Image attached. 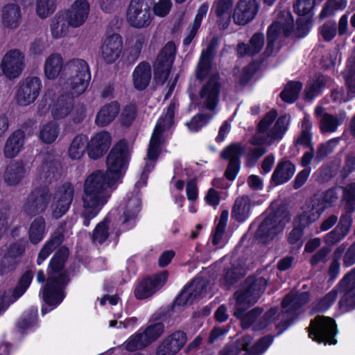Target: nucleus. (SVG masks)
<instances>
[{"label":"nucleus","instance_id":"a19ab883","mask_svg":"<svg viewBox=\"0 0 355 355\" xmlns=\"http://www.w3.org/2000/svg\"><path fill=\"white\" fill-rule=\"evenodd\" d=\"M282 229L283 227L279 224L259 223L255 232V237L262 243H267L272 240Z\"/></svg>","mask_w":355,"mask_h":355},{"label":"nucleus","instance_id":"9b49d317","mask_svg":"<svg viewBox=\"0 0 355 355\" xmlns=\"http://www.w3.org/2000/svg\"><path fill=\"white\" fill-rule=\"evenodd\" d=\"M42 87L41 80L36 76H28L21 80L17 86L15 94L17 103L21 106L33 103L38 97Z\"/></svg>","mask_w":355,"mask_h":355},{"label":"nucleus","instance_id":"69168bd1","mask_svg":"<svg viewBox=\"0 0 355 355\" xmlns=\"http://www.w3.org/2000/svg\"><path fill=\"white\" fill-rule=\"evenodd\" d=\"M346 85L348 87L347 93L352 95V98L355 96V64H347L344 72Z\"/></svg>","mask_w":355,"mask_h":355},{"label":"nucleus","instance_id":"e433bc0d","mask_svg":"<svg viewBox=\"0 0 355 355\" xmlns=\"http://www.w3.org/2000/svg\"><path fill=\"white\" fill-rule=\"evenodd\" d=\"M24 242H17L10 245L7 254L0 260V269L2 272L11 270L15 266L14 259L21 256L25 250Z\"/></svg>","mask_w":355,"mask_h":355},{"label":"nucleus","instance_id":"680f3d73","mask_svg":"<svg viewBox=\"0 0 355 355\" xmlns=\"http://www.w3.org/2000/svg\"><path fill=\"white\" fill-rule=\"evenodd\" d=\"M137 107L134 105H128L122 110L120 121L123 125L130 126L136 118Z\"/></svg>","mask_w":355,"mask_h":355},{"label":"nucleus","instance_id":"052dcab7","mask_svg":"<svg viewBox=\"0 0 355 355\" xmlns=\"http://www.w3.org/2000/svg\"><path fill=\"white\" fill-rule=\"evenodd\" d=\"M140 201L137 198H132L128 201L126 205V210L124 212V222H128L137 218L140 210Z\"/></svg>","mask_w":355,"mask_h":355},{"label":"nucleus","instance_id":"a878e982","mask_svg":"<svg viewBox=\"0 0 355 355\" xmlns=\"http://www.w3.org/2000/svg\"><path fill=\"white\" fill-rule=\"evenodd\" d=\"M1 16L2 26L10 31L17 30L23 20L21 7L14 3H9L3 6L1 10Z\"/></svg>","mask_w":355,"mask_h":355},{"label":"nucleus","instance_id":"39448f33","mask_svg":"<svg viewBox=\"0 0 355 355\" xmlns=\"http://www.w3.org/2000/svg\"><path fill=\"white\" fill-rule=\"evenodd\" d=\"M309 337L318 343L324 344H336L334 336L336 333V324L334 320L324 316H317L311 322L307 328Z\"/></svg>","mask_w":355,"mask_h":355},{"label":"nucleus","instance_id":"f257e3e1","mask_svg":"<svg viewBox=\"0 0 355 355\" xmlns=\"http://www.w3.org/2000/svg\"><path fill=\"white\" fill-rule=\"evenodd\" d=\"M119 181L101 170L91 173L84 183L82 216L85 220L94 218L107 203Z\"/></svg>","mask_w":355,"mask_h":355},{"label":"nucleus","instance_id":"5701e85b","mask_svg":"<svg viewBox=\"0 0 355 355\" xmlns=\"http://www.w3.org/2000/svg\"><path fill=\"white\" fill-rule=\"evenodd\" d=\"M259 8V3L256 0L239 1L234 12V21L238 25L247 24L255 17Z\"/></svg>","mask_w":355,"mask_h":355},{"label":"nucleus","instance_id":"8fccbe9b","mask_svg":"<svg viewBox=\"0 0 355 355\" xmlns=\"http://www.w3.org/2000/svg\"><path fill=\"white\" fill-rule=\"evenodd\" d=\"M302 88V85L300 82H290L281 92L282 99L288 103L295 102L299 96Z\"/></svg>","mask_w":355,"mask_h":355},{"label":"nucleus","instance_id":"393cba45","mask_svg":"<svg viewBox=\"0 0 355 355\" xmlns=\"http://www.w3.org/2000/svg\"><path fill=\"white\" fill-rule=\"evenodd\" d=\"M261 313L262 309L259 308H255L248 312L241 320L242 327L248 328L251 324H254L256 329H263L275 319L277 309L275 308L270 309L260 320H258V317Z\"/></svg>","mask_w":355,"mask_h":355},{"label":"nucleus","instance_id":"338daca9","mask_svg":"<svg viewBox=\"0 0 355 355\" xmlns=\"http://www.w3.org/2000/svg\"><path fill=\"white\" fill-rule=\"evenodd\" d=\"M144 331L153 343L164 333V326L160 322L150 323L145 328Z\"/></svg>","mask_w":355,"mask_h":355},{"label":"nucleus","instance_id":"864d4df0","mask_svg":"<svg viewBox=\"0 0 355 355\" xmlns=\"http://www.w3.org/2000/svg\"><path fill=\"white\" fill-rule=\"evenodd\" d=\"M91 79L78 78L76 76H69V84L70 92L72 96H78L87 88Z\"/></svg>","mask_w":355,"mask_h":355},{"label":"nucleus","instance_id":"0eeeda50","mask_svg":"<svg viewBox=\"0 0 355 355\" xmlns=\"http://www.w3.org/2000/svg\"><path fill=\"white\" fill-rule=\"evenodd\" d=\"M176 54V46L170 41L162 49L154 64V78L157 84L164 85L170 74Z\"/></svg>","mask_w":355,"mask_h":355},{"label":"nucleus","instance_id":"09e8293b","mask_svg":"<svg viewBox=\"0 0 355 355\" xmlns=\"http://www.w3.org/2000/svg\"><path fill=\"white\" fill-rule=\"evenodd\" d=\"M60 128L55 123L50 122L40 128L39 137L45 144H52L58 138Z\"/></svg>","mask_w":355,"mask_h":355},{"label":"nucleus","instance_id":"bb28decb","mask_svg":"<svg viewBox=\"0 0 355 355\" xmlns=\"http://www.w3.org/2000/svg\"><path fill=\"white\" fill-rule=\"evenodd\" d=\"M111 136L107 131H102L94 136L88 143V155L93 159L103 157L111 145Z\"/></svg>","mask_w":355,"mask_h":355},{"label":"nucleus","instance_id":"49530a36","mask_svg":"<svg viewBox=\"0 0 355 355\" xmlns=\"http://www.w3.org/2000/svg\"><path fill=\"white\" fill-rule=\"evenodd\" d=\"M250 200L248 196H242L238 198L236 201L232 210V215L234 218L239 221L246 220L250 214Z\"/></svg>","mask_w":355,"mask_h":355},{"label":"nucleus","instance_id":"6e6552de","mask_svg":"<svg viewBox=\"0 0 355 355\" xmlns=\"http://www.w3.org/2000/svg\"><path fill=\"white\" fill-rule=\"evenodd\" d=\"M154 0H131L127 10V21L135 28L148 26L151 21Z\"/></svg>","mask_w":355,"mask_h":355},{"label":"nucleus","instance_id":"f3484780","mask_svg":"<svg viewBox=\"0 0 355 355\" xmlns=\"http://www.w3.org/2000/svg\"><path fill=\"white\" fill-rule=\"evenodd\" d=\"M208 293V284L202 278L195 279L186 287L175 300L179 306L191 304L196 300L205 297Z\"/></svg>","mask_w":355,"mask_h":355},{"label":"nucleus","instance_id":"7c9ffc66","mask_svg":"<svg viewBox=\"0 0 355 355\" xmlns=\"http://www.w3.org/2000/svg\"><path fill=\"white\" fill-rule=\"evenodd\" d=\"M25 134L21 130L13 132L7 139L3 148V155L6 158L16 157L24 144Z\"/></svg>","mask_w":355,"mask_h":355},{"label":"nucleus","instance_id":"dca6fc26","mask_svg":"<svg viewBox=\"0 0 355 355\" xmlns=\"http://www.w3.org/2000/svg\"><path fill=\"white\" fill-rule=\"evenodd\" d=\"M61 171L58 159L49 153H45L39 169L38 178L40 183L46 186L57 181L61 176Z\"/></svg>","mask_w":355,"mask_h":355},{"label":"nucleus","instance_id":"4468645a","mask_svg":"<svg viewBox=\"0 0 355 355\" xmlns=\"http://www.w3.org/2000/svg\"><path fill=\"white\" fill-rule=\"evenodd\" d=\"M281 17L273 22L267 31V46L266 52L271 54L274 50V42L281 33L288 36L293 26V19L288 12H282Z\"/></svg>","mask_w":355,"mask_h":355},{"label":"nucleus","instance_id":"6e6d98bb","mask_svg":"<svg viewBox=\"0 0 355 355\" xmlns=\"http://www.w3.org/2000/svg\"><path fill=\"white\" fill-rule=\"evenodd\" d=\"M349 223H339L331 232L325 236L327 243L334 244L340 241L349 230Z\"/></svg>","mask_w":355,"mask_h":355},{"label":"nucleus","instance_id":"a211bd4d","mask_svg":"<svg viewBox=\"0 0 355 355\" xmlns=\"http://www.w3.org/2000/svg\"><path fill=\"white\" fill-rule=\"evenodd\" d=\"M168 274L163 271L141 282L135 288V296L143 300L152 296L162 288L168 279Z\"/></svg>","mask_w":355,"mask_h":355},{"label":"nucleus","instance_id":"473e14b6","mask_svg":"<svg viewBox=\"0 0 355 355\" xmlns=\"http://www.w3.org/2000/svg\"><path fill=\"white\" fill-rule=\"evenodd\" d=\"M135 87L138 90H144L151 80V67L147 62H141L136 67L132 73Z\"/></svg>","mask_w":355,"mask_h":355},{"label":"nucleus","instance_id":"4d7b16f0","mask_svg":"<svg viewBox=\"0 0 355 355\" xmlns=\"http://www.w3.org/2000/svg\"><path fill=\"white\" fill-rule=\"evenodd\" d=\"M28 232L29 240L33 244L40 243L46 233L45 223H31Z\"/></svg>","mask_w":355,"mask_h":355},{"label":"nucleus","instance_id":"1a4fd4ad","mask_svg":"<svg viewBox=\"0 0 355 355\" xmlns=\"http://www.w3.org/2000/svg\"><path fill=\"white\" fill-rule=\"evenodd\" d=\"M338 199V193L336 189L332 188L323 194L322 203L318 200L314 199L305 205L302 208V212L300 214V222H315L326 207L331 206Z\"/></svg>","mask_w":355,"mask_h":355},{"label":"nucleus","instance_id":"774afa93","mask_svg":"<svg viewBox=\"0 0 355 355\" xmlns=\"http://www.w3.org/2000/svg\"><path fill=\"white\" fill-rule=\"evenodd\" d=\"M315 0H297L294 4V10L299 15L309 14L315 6Z\"/></svg>","mask_w":355,"mask_h":355},{"label":"nucleus","instance_id":"c9c22d12","mask_svg":"<svg viewBox=\"0 0 355 355\" xmlns=\"http://www.w3.org/2000/svg\"><path fill=\"white\" fill-rule=\"evenodd\" d=\"M346 291L340 300V304L348 306H355V268L346 275L340 282Z\"/></svg>","mask_w":355,"mask_h":355},{"label":"nucleus","instance_id":"37998d69","mask_svg":"<svg viewBox=\"0 0 355 355\" xmlns=\"http://www.w3.org/2000/svg\"><path fill=\"white\" fill-rule=\"evenodd\" d=\"M63 65L62 58L60 54L53 53L48 57L44 65V72L49 79L55 78Z\"/></svg>","mask_w":355,"mask_h":355},{"label":"nucleus","instance_id":"aec40b11","mask_svg":"<svg viewBox=\"0 0 355 355\" xmlns=\"http://www.w3.org/2000/svg\"><path fill=\"white\" fill-rule=\"evenodd\" d=\"M30 168L26 162L18 159L10 163L5 168L3 174V182L10 187L19 185L28 175Z\"/></svg>","mask_w":355,"mask_h":355},{"label":"nucleus","instance_id":"79ce46f5","mask_svg":"<svg viewBox=\"0 0 355 355\" xmlns=\"http://www.w3.org/2000/svg\"><path fill=\"white\" fill-rule=\"evenodd\" d=\"M66 67L69 76L91 79L89 65L84 60L73 59L67 63Z\"/></svg>","mask_w":355,"mask_h":355},{"label":"nucleus","instance_id":"0e129e2a","mask_svg":"<svg viewBox=\"0 0 355 355\" xmlns=\"http://www.w3.org/2000/svg\"><path fill=\"white\" fill-rule=\"evenodd\" d=\"M305 225L300 223L295 226L288 236V241L290 244L295 245V248L299 249L302 245V241L301 240L303 235V231Z\"/></svg>","mask_w":355,"mask_h":355},{"label":"nucleus","instance_id":"ea45409f","mask_svg":"<svg viewBox=\"0 0 355 355\" xmlns=\"http://www.w3.org/2000/svg\"><path fill=\"white\" fill-rule=\"evenodd\" d=\"M309 300V295L307 292L296 293L291 292L288 294L282 301V308L286 313H292L306 304Z\"/></svg>","mask_w":355,"mask_h":355},{"label":"nucleus","instance_id":"2eb2a0df","mask_svg":"<svg viewBox=\"0 0 355 355\" xmlns=\"http://www.w3.org/2000/svg\"><path fill=\"white\" fill-rule=\"evenodd\" d=\"M51 200L49 189L46 187L35 188L29 194L24 211L30 216H35L44 211Z\"/></svg>","mask_w":355,"mask_h":355},{"label":"nucleus","instance_id":"603ef678","mask_svg":"<svg viewBox=\"0 0 355 355\" xmlns=\"http://www.w3.org/2000/svg\"><path fill=\"white\" fill-rule=\"evenodd\" d=\"M73 185L69 182H65L58 188L55 193V198L58 202L70 205L73 201Z\"/></svg>","mask_w":355,"mask_h":355},{"label":"nucleus","instance_id":"20e7f679","mask_svg":"<svg viewBox=\"0 0 355 355\" xmlns=\"http://www.w3.org/2000/svg\"><path fill=\"white\" fill-rule=\"evenodd\" d=\"M267 285L266 279L249 277L242 288L236 293L239 309H245L255 304L263 293Z\"/></svg>","mask_w":355,"mask_h":355},{"label":"nucleus","instance_id":"f8f14e48","mask_svg":"<svg viewBox=\"0 0 355 355\" xmlns=\"http://www.w3.org/2000/svg\"><path fill=\"white\" fill-rule=\"evenodd\" d=\"M272 338L266 336L260 339L250 349L248 346L251 343V338L248 336L239 338L236 342L226 347L225 355H261L271 345Z\"/></svg>","mask_w":355,"mask_h":355},{"label":"nucleus","instance_id":"7ed1b4c3","mask_svg":"<svg viewBox=\"0 0 355 355\" xmlns=\"http://www.w3.org/2000/svg\"><path fill=\"white\" fill-rule=\"evenodd\" d=\"M277 116V112L272 110L268 112L259 121L257 132L250 139L252 144L270 146L282 139L288 130L290 116L288 115L281 116L274 123Z\"/></svg>","mask_w":355,"mask_h":355},{"label":"nucleus","instance_id":"423d86ee","mask_svg":"<svg viewBox=\"0 0 355 355\" xmlns=\"http://www.w3.org/2000/svg\"><path fill=\"white\" fill-rule=\"evenodd\" d=\"M128 147L125 141H119L109 153L107 159L105 172L118 181L123 175L128 160Z\"/></svg>","mask_w":355,"mask_h":355},{"label":"nucleus","instance_id":"58836bf2","mask_svg":"<svg viewBox=\"0 0 355 355\" xmlns=\"http://www.w3.org/2000/svg\"><path fill=\"white\" fill-rule=\"evenodd\" d=\"M119 112V105L113 101L103 105L97 113L96 123L101 127L110 124L117 116Z\"/></svg>","mask_w":355,"mask_h":355},{"label":"nucleus","instance_id":"3c124183","mask_svg":"<svg viewBox=\"0 0 355 355\" xmlns=\"http://www.w3.org/2000/svg\"><path fill=\"white\" fill-rule=\"evenodd\" d=\"M56 9V0H36L35 12L41 19H46Z\"/></svg>","mask_w":355,"mask_h":355},{"label":"nucleus","instance_id":"ddd939ff","mask_svg":"<svg viewBox=\"0 0 355 355\" xmlns=\"http://www.w3.org/2000/svg\"><path fill=\"white\" fill-rule=\"evenodd\" d=\"M25 60L21 51L16 49L8 51L0 64L3 74L10 80L19 77L26 66Z\"/></svg>","mask_w":355,"mask_h":355},{"label":"nucleus","instance_id":"6ab92c4d","mask_svg":"<svg viewBox=\"0 0 355 355\" xmlns=\"http://www.w3.org/2000/svg\"><path fill=\"white\" fill-rule=\"evenodd\" d=\"M123 49L122 37L117 33L106 37L100 49L101 58L107 64L114 62Z\"/></svg>","mask_w":355,"mask_h":355},{"label":"nucleus","instance_id":"c85d7f7f","mask_svg":"<svg viewBox=\"0 0 355 355\" xmlns=\"http://www.w3.org/2000/svg\"><path fill=\"white\" fill-rule=\"evenodd\" d=\"M315 114L320 117L319 127L322 133H331L337 130L345 119L344 114L334 115L324 112L322 107L318 106L315 109Z\"/></svg>","mask_w":355,"mask_h":355},{"label":"nucleus","instance_id":"4be33fe9","mask_svg":"<svg viewBox=\"0 0 355 355\" xmlns=\"http://www.w3.org/2000/svg\"><path fill=\"white\" fill-rule=\"evenodd\" d=\"M220 74H212L208 83L201 89L200 96L204 98V103L207 109L214 110L218 103L220 92Z\"/></svg>","mask_w":355,"mask_h":355},{"label":"nucleus","instance_id":"f03ea898","mask_svg":"<svg viewBox=\"0 0 355 355\" xmlns=\"http://www.w3.org/2000/svg\"><path fill=\"white\" fill-rule=\"evenodd\" d=\"M67 256V249L61 248L49 264V277L43 288L42 298L47 305L52 306L51 309L58 305L64 298L62 288L68 279L62 270Z\"/></svg>","mask_w":355,"mask_h":355},{"label":"nucleus","instance_id":"cd10ccee","mask_svg":"<svg viewBox=\"0 0 355 355\" xmlns=\"http://www.w3.org/2000/svg\"><path fill=\"white\" fill-rule=\"evenodd\" d=\"M186 335L177 331L167 336L158 346L156 355H174L186 343Z\"/></svg>","mask_w":355,"mask_h":355},{"label":"nucleus","instance_id":"13d9d810","mask_svg":"<svg viewBox=\"0 0 355 355\" xmlns=\"http://www.w3.org/2000/svg\"><path fill=\"white\" fill-rule=\"evenodd\" d=\"M347 3V0H328L320 15L322 18L331 15L337 10H343L346 7Z\"/></svg>","mask_w":355,"mask_h":355},{"label":"nucleus","instance_id":"f704fd0d","mask_svg":"<svg viewBox=\"0 0 355 355\" xmlns=\"http://www.w3.org/2000/svg\"><path fill=\"white\" fill-rule=\"evenodd\" d=\"M264 44V35L257 33L250 40L249 44L240 43L237 46V53L240 56H253L259 53Z\"/></svg>","mask_w":355,"mask_h":355},{"label":"nucleus","instance_id":"e2e57ef3","mask_svg":"<svg viewBox=\"0 0 355 355\" xmlns=\"http://www.w3.org/2000/svg\"><path fill=\"white\" fill-rule=\"evenodd\" d=\"M211 60L212 59L207 58L204 55H200L196 71L198 79L203 80L207 76L211 69Z\"/></svg>","mask_w":355,"mask_h":355},{"label":"nucleus","instance_id":"c03bdc74","mask_svg":"<svg viewBox=\"0 0 355 355\" xmlns=\"http://www.w3.org/2000/svg\"><path fill=\"white\" fill-rule=\"evenodd\" d=\"M88 138L84 135L76 136L69 148V155L73 159H80L88 148Z\"/></svg>","mask_w":355,"mask_h":355},{"label":"nucleus","instance_id":"a18cd8bd","mask_svg":"<svg viewBox=\"0 0 355 355\" xmlns=\"http://www.w3.org/2000/svg\"><path fill=\"white\" fill-rule=\"evenodd\" d=\"M153 341L144 330L131 336L125 342V347L129 351L141 349L148 346Z\"/></svg>","mask_w":355,"mask_h":355},{"label":"nucleus","instance_id":"72a5a7b5","mask_svg":"<svg viewBox=\"0 0 355 355\" xmlns=\"http://www.w3.org/2000/svg\"><path fill=\"white\" fill-rule=\"evenodd\" d=\"M69 27H71L69 21L62 10L57 12L50 21L51 33L54 39H59L66 36L69 32Z\"/></svg>","mask_w":355,"mask_h":355},{"label":"nucleus","instance_id":"412c9836","mask_svg":"<svg viewBox=\"0 0 355 355\" xmlns=\"http://www.w3.org/2000/svg\"><path fill=\"white\" fill-rule=\"evenodd\" d=\"M72 28L81 26L87 20L90 5L87 0H76L69 9L62 10Z\"/></svg>","mask_w":355,"mask_h":355},{"label":"nucleus","instance_id":"5fc2aeb1","mask_svg":"<svg viewBox=\"0 0 355 355\" xmlns=\"http://www.w3.org/2000/svg\"><path fill=\"white\" fill-rule=\"evenodd\" d=\"M339 142L338 138H334L329 140L328 141L321 144L317 149L315 153V156L314 158V162L316 164H318L321 162L324 157H326L328 155L331 153L334 148L337 146Z\"/></svg>","mask_w":355,"mask_h":355},{"label":"nucleus","instance_id":"2f4dec72","mask_svg":"<svg viewBox=\"0 0 355 355\" xmlns=\"http://www.w3.org/2000/svg\"><path fill=\"white\" fill-rule=\"evenodd\" d=\"M73 107V96L62 94L53 103L51 114L54 119H61L67 116Z\"/></svg>","mask_w":355,"mask_h":355},{"label":"nucleus","instance_id":"4c0bfd02","mask_svg":"<svg viewBox=\"0 0 355 355\" xmlns=\"http://www.w3.org/2000/svg\"><path fill=\"white\" fill-rule=\"evenodd\" d=\"M295 171V165L291 162L282 161L278 162L271 179L276 185L282 184L291 179Z\"/></svg>","mask_w":355,"mask_h":355},{"label":"nucleus","instance_id":"b1692460","mask_svg":"<svg viewBox=\"0 0 355 355\" xmlns=\"http://www.w3.org/2000/svg\"><path fill=\"white\" fill-rule=\"evenodd\" d=\"M32 279V273L27 271L21 276L12 293L10 291H0V311L6 309L10 304L14 302L24 293Z\"/></svg>","mask_w":355,"mask_h":355},{"label":"nucleus","instance_id":"9d476101","mask_svg":"<svg viewBox=\"0 0 355 355\" xmlns=\"http://www.w3.org/2000/svg\"><path fill=\"white\" fill-rule=\"evenodd\" d=\"M175 103L171 102L167 108V112L164 119H159L157 122L151 139L150 141L147 157L148 160L155 161L160 153V146L162 143V133L165 128L170 127L173 123V119L175 115Z\"/></svg>","mask_w":355,"mask_h":355},{"label":"nucleus","instance_id":"de8ad7c7","mask_svg":"<svg viewBox=\"0 0 355 355\" xmlns=\"http://www.w3.org/2000/svg\"><path fill=\"white\" fill-rule=\"evenodd\" d=\"M343 198L346 201L347 214L342 216L340 222H351L352 219L350 213L354 209L355 207V182L348 184L344 189Z\"/></svg>","mask_w":355,"mask_h":355},{"label":"nucleus","instance_id":"bf43d9fd","mask_svg":"<svg viewBox=\"0 0 355 355\" xmlns=\"http://www.w3.org/2000/svg\"><path fill=\"white\" fill-rule=\"evenodd\" d=\"M62 242V237L60 236H53L49 241H48L40 250L38 258L37 263L44 261L52 251Z\"/></svg>","mask_w":355,"mask_h":355},{"label":"nucleus","instance_id":"c756f323","mask_svg":"<svg viewBox=\"0 0 355 355\" xmlns=\"http://www.w3.org/2000/svg\"><path fill=\"white\" fill-rule=\"evenodd\" d=\"M243 152V148L239 144H233L227 147L223 151V158L230 159L229 164L225 171V177L229 180H234L240 168L239 157Z\"/></svg>","mask_w":355,"mask_h":355}]
</instances>
